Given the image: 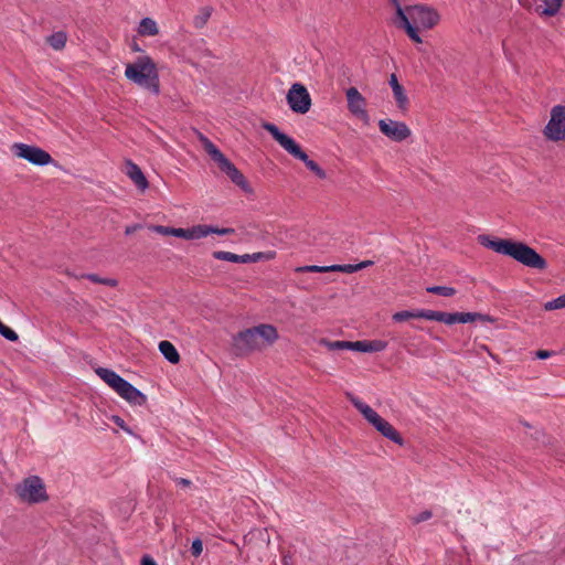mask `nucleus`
<instances>
[{
	"instance_id": "obj_52",
	"label": "nucleus",
	"mask_w": 565,
	"mask_h": 565,
	"mask_svg": "<svg viewBox=\"0 0 565 565\" xmlns=\"http://www.w3.org/2000/svg\"><path fill=\"white\" fill-rule=\"evenodd\" d=\"M392 1L395 4V8L397 9V4H399L398 0H392Z\"/></svg>"
},
{
	"instance_id": "obj_32",
	"label": "nucleus",
	"mask_w": 565,
	"mask_h": 565,
	"mask_svg": "<svg viewBox=\"0 0 565 565\" xmlns=\"http://www.w3.org/2000/svg\"><path fill=\"white\" fill-rule=\"evenodd\" d=\"M392 319L395 321V322H403V321H406L408 319H418L417 317V310H404V311H398V312H395L392 317Z\"/></svg>"
},
{
	"instance_id": "obj_29",
	"label": "nucleus",
	"mask_w": 565,
	"mask_h": 565,
	"mask_svg": "<svg viewBox=\"0 0 565 565\" xmlns=\"http://www.w3.org/2000/svg\"><path fill=\"white\" fill-rule=\"evenodd\" d=\"M207 235V225H195L191 228H188V239H199Z\"/></svg>"
},
{
	"instance_id": "obj_31",
	"label": "nucleus",
	"mask_w": 565,
	"mask_h": 565,
	"mask_svg": "<svg viewBox=\"0 0 565 565\" xmlns=\"http://www.w3.org/2000/svg\"><path fill=\"white\" fill-rule=\"evenodd\" d=\"M441 311L428 310V309H418L417 317L418 319H426L431 321H440Z\"/></svg>"
},
{
	"instance_id": "obj_38",
	"label": "nucleus",
	"mask_w": 565,
	"mask_h": 565,
	"mask_svg": "<svg viewBox=\"0 0 565 565\" xmlns=\"http://www.w3.org/2000/svg\"><path fill=\"white\" fill-rule=\"evenodd\" d=\"M296 270L303 271V273H327V266L309 265V266L298 267Z\"/></svg>"
},
{
	"instance_id": "obj_15",
	"label": "nucleus",
	"mask_w": 565,
	"mask_h": 565,
	"mask_svg": "<svg viewBox=\"0 0 565 565\" xmlns=\"http://www.w3.org/2000/svg\"><path fill=\"white\" fill-rule=\"evenodd\" d=\"M347 397L372 426L381 418V416L371 406L363 403L352 393H347Z\"/></svg>"
},
{
	"instance_id": "obj_11",
	"label": "nucleus",
	"mask_w": 565,
	"mask_h": 565,
	"mask_svg": "<svg viewBox=\"0 0 565 565\" xmlns=\"http://www.w3.org/2000/svg\"><path fill=\"white\" fill-rule=\"evenodd\" d=\"M345 97L348 103V110L350 114L358 119H360L363 124H370V115L366 110V99L362 96V94L358 90L356 87H349L345 90Z\"/></svg>"
},
{
	"instance_id": "obj_49",
	"label": "nucleus",
	"mask_w": 565,
	"mask_h": 565,
	"mask_svg": "<svg viewBox=\"0 0 565 565\" xmlns=\"http://www.w3.org/2000/svg\"><path fill=\"white\" fill-rule=\"evenodd\" d=\"M139 227H140L139 225L127 226L125 230V233H126V235H130L134 232H136Z\"/></svg>"
},
{
	"instance_id": "obj_2",
	"label": "nucleus",
	"mask_w": 565,
	"mask_h": 565,
	"mask_svg": "<svg viewBox=\"0 0 565 565\" xmlns=\"http://www.w3.org/2000/svg\"><path fill=\"white\" fill-rule=\"evenodd\" d=\"M397 18L399 19V26L416 43L423 42L418 34V28L433 29L440 19L435 9L423 4L411 6L405 10L401 4H397Z\"/></svg>"
},
{
	"instance_id": "obj_44",
	"label": "nucleus",
	"mask_w": 565,
	"mask_h": 565,
	"mask_svg": "<svg viewBox=\"0 0 565 565\" xmlns=\"http://www.w3.org/2000/svg\"><path fill=\"white\" fill-rule=\"evenodd\" d=\"M174 481L177 482L178 486L183 487V488H188L192 483L191 480L185 479V478H174Z\"/></svg>"
},
{
	"instance_id": "obj_27",
	"label": "nucleus",
	"mask_w": 565,
	"mask_h": 565,
	"mask_svg": "<svg viewBox=\"0 0 565 565\" xmlns=\"http://www.w3.org/2000/svg\"><path fill=\"white\" fill-rule=\"evenodd\" d=\"M320 344L324 345L330 351L350 350L351 348V341H329L327 339H322Z\"/></svg>"
},
{
	"instance_id": "obj_19",
	"label": "nucleus",
	"mask_w": 565,
	"mask_h": 565,
	"mask_svg": "<svg viewBox=\"0 0 565 565\" xmlns=\"http://www.w3.org/2000/svg\"><path fill=\"white\" fill-rule=\"evenodd\" d=\"M198 137L204 150L209 153V156H211V158L217 163L218 167L227 160V158L220 151V149L203 134L198 132Z\"/></svg>"
},
{
	"instance_id": "obj_47",
	"label": "nucleus",
	"mask_w": 565,
	"mask_h": 565,
	"mask_svg": "<svg viewBox=\"0 0 565 565\" xmlns=\"http://www.w3.org/2000/svg\"><path fill=\"white\" fill-rule=\"evenodd\" d=\"M343 265H330L327 266V273L329 271H339L342 273Z\"/></svg>"
},
{
	"instance_id": "obj_35",
	"label": "nucleus",
	"mask_w": 565,
	"mask_h": 565,
	"mask_svg": "<svg viewBox=\"0 0 565 565\" xmlns=\"http://www.w3.org/2000/svg\"><path fill=\"white\" fill-rule=\"evenodd\" d=\"M439 322H444L446 324L458 323V313L457 312H444V311H441L440 321Z\"/></svg>"
},
{
	"instance_id": "obj_12",
	"label": "nucleus",
	"mask_w": 565,
	"mask_h": 565,
	"mask_svg": "<svg viewBox=\"0 0 565 565\" xmlns=\"http://www.w3.org/2000/svg\"><path fill=\"white\" fill-rule=\"evenodd\" d=\"M379 128L383 135L397 142L404 141L412 134L406 124L392 119H381Z\"/></svg>"
},
{
	"instance_id": "obj_20",
	"label": "nucleus",
	"mask_w": 565,
	"mask_h": 565,
	"mask_svg": "<svg viewBox=\"0 0 565 565\" xmlns=\"http://www.w3.org/2000/svg\"><path fill=\"white\" fill-rule=\"evenodd\" d=\"M159 351L172 364H177L180 361V354L170 341H161L159 343Z\"/></svg>"
},
{
	"instance_id": "obj_40",
	"label": "nucleus",
	"mask_w": 565,
	"mask_h": 565,
	"mask_svg": "<svg viewBox=\"0 0 565 565\" xmlns=\"http://www.w3.org/2000/svg\"><path fill=\"white\" fill-rule=\"evenodd\" d=\"M203 551V544H202V541L196 539L192 542V545H191V553L193 556L198 557L201 555Z\"/></svg>"
},
{
	"instance_id": "obj_34",
	"label": "nucleus",
	"mask_w": 565,
	"mask_h": 565,
	"mask_svg": "<svg viewBox=\"0 0 565 565\" xmlns=\"http://www.w3.org/2000/svg\"><path fill=\"white\" fill-rule=\"evenodd\" d=\"M563 308H565V294L551 300V301L545 302V305H544V309L547 311L563 309Z\"/></svg>"
},
{
	"instance_id": "obj_23",
	"label": "nucleus",
	"mask_w": 565,
	"mask_h": 565,
	"mask_svg": "<svg viewBox=\"0 0 565 565\" xmlns=\"http://www.w3.org/2000/svg\"><path fill=\"white\" fill-rule=\"evenodd\" d=\"M76 279L86 278L95 284H102L108 287H117L118 281L114 278H102L97 274H81L74 276Z\"/></svg>"
},
{
	"instance_id": "obj_43",
	"label": "nucleus",
	"mask_w": 565,
	"mask_h": 565,
	"mask_svg": "<svg viewBox=\"0 0 565 565\" xmlns=\"http://www.w3.org/2000/svg\"><path fill=\"white\" fill-rule=\"evenodd\" d=\"M359 268H358V264H347V265H343V268H342V273H345V274H352V273H355L358 271Z\"/></svg>"
},
{
	"instance_id": "obj_39",
	"label": "nucleus",
	"mask_w": 565,
	"mask_h": 565,
	"mask_svg": "<svg viewBox=\"0 0 565 565\" xmlns=\"http://www.w3.org/2000/svg\"><path fill=\"white\" fill-rule=\"evenodd\" d=\"M149 228L151 231L160 234V235H164V236L171 235V236H173V227L163 226V225H152Z\"/></svg>"
},
{
	"instance_id": "obj_3",
	"label": "nucleus",
	"mask_w": 565,
	"mask_h": 565,
	"mask_svg": "<svg viewBox=\"0 0 565 565\" xmlns=\"http://www.w3.org/2000/svg\"><path fill=\"white\" fill-rule=\"evenodd\" d=\"M277 339L278 332L274 326L259 324L241 331L234 338V348L238 353L245 354L271 345Z\"/></svg>"
},
{
	"instance_id": "obj_14",
	"label": "nucleus",
	"mask_w": 565,
	"mask_h": 565,
	"mask_svg": "<svg viewBox=\"0 0 565 565\" xmlns=\"http://www.w3.org/2000/svg\"><path fill=\"white\" fill-rule=\"evenodd\" d=\"M124 172L140 191H145L149 188V182L143 172L131 160H126Z\"/></svg>"
},
{
	"instance_id": "obj_30",
	"label": "nucleus",
	"mask_w": 565,
	"mask_h": 565,
	"mask_svg": "<svg viewBox=\"0 0 565 565\" xmlns=\"http://www.w3.org/2000/svg\"><path fill=\"white\" fill-rule=\"evenodd\" d=\"M427 292L444 296V297H451L456 294V289L452 287L447 286H430L426 288Z\"/></svg>"
},
{
	"instance_id": "obj_45",
	"label": "nucleus",
	"mask_w": 565,
	"mask_h": 565,
	"mask_svg": "<svg viewBox=\"0 0 565 565\" xmlns=\"http://www.w3.org/2000/svg\"><path fill=\"white\" fill-rule=\"evenodd\" d=\"M141 565H157L156 561L150 555H145L141 558Z\"/></svg>"
},
{
	"instance_id": "obj_17",
	"label": "nucleus",
	"mask_w": 565,
	"mask_h": 565,
	"mask_svg": "<svg viewBox=\"0 0 565 565\" xmlns=\"http://www.w3.org/2000/svg\"><path fill=\"white\" fill-rule=\"evenodd\" d=\"M387 348V342L382 340H372V341H351V348L352 351L358 352H381L384 351Z\"/></svg>"
},
{
	"instance_id": "obj_33",
	"label": "nucleus",
	"mask_w": 565,
	"mask_h": 565,
	"mask_svg": "<svg viewBox=\"0 0 565 565\" xmlns=\"http://www.w3.org/2000/svg\"><path fill=\"white\" fill-rule=\"evenodd\" d=\"M563 0H547L546 1V8L543 10V14L553 17L555 15L559 8L562 7Z\"/></svg>"
},
{
	"instance_id": "obj_18",
	"label": "nucleus",
	"mask_w": 565,
	"mask_h": 565,
	"mask_svg": "<svg viewBox=\"0 0 565 565\" xmlns=\"http://www.w3.org/2000/svg\"><path fill=\"white\" fill-rule=\"evenodd\" d=\"M388 83L392 87L393 95L398 108L403 111L406 110L408 107V97L403 86L398 83L395 74H391Z\"/></svg>"
},
{
	"instance_id": "obj_4",
	"label": "nucleus",
	"mask_w": 565,
	"mask_h": 565,
	"mask_svg": "<svg viewBox=\"0 0 565 565\" xmlns=\"http://www.w3.org/2000/svg\"><path fill=\"white\" fill-rule=\"evenodd\" d=\"M125 76L154 95L160 93L158 70L153 60L148 55L139 56L134 63L127 64Z\"/></svg>"
},
{
	"instance_id": "obj_13",
	"label": "nucleus",
	"mask_w": 565,
	"mask_h": 565,
	"mask_svg": "<svg viewBox=\"0 0 565 565\" xmlns=\"http://www.w3.org/2000/svg\"><path fill=\"white\" fill-rule=\"evenodd\" d=\"M227 177L239 186L245 193L252 194L253 189L249 185L243 173L227 159L224 163L218 167Z\"/></svg>"
},
{
	"instance_id": "obj_46",
	"label": "nucleus",
	"mask_w": 565,
	"mask_h": 565,
	"mask_svg": "<svg viewBox=\"0 0 565 565\" xmlns=\"http://www.w3.org/2000/svg\"><path fill=\"white\" fill-rule=\"evenodd\" d=\"M551 355H552V352H551V351H546V350H539V351L536 352V356H537L539 359H542V360L547 359V358H550Z\"/></svg>"
},
{
	"instance_id": "obj_36",
	"label": "nucleus",
	"mask_w": 565,
	"mask_h": 565,
	"mask_svg": "<svg viewBox=\"0 0 565 565\" xmlns=\"http://www.w3.org/2000/svg\"><path fill=\"white\" fill-rule=\"evenodd\" d=\"M431 516H433L431 511L425 510L416 515L411 516V521L413 524H418L420 522H425V521L429 520Z\"/></svg>"
},
{
	"instance_id": "obj_51",
	"label": "nucleus",
	"mask_w": 565,
	"mask_h": 565,
	"mask_svg": "<svg viewBox=\"0 0 565 565\" xmlns=\"http://www.w3.org/2000/svg\"><path fill=\"white\" fill-rule=\"evenodd\" d=\"M132 51L134 52H141V49L139 47V45L137 43H135L132 46H131Z\"/></svg>"
},
{
	"instance_id": "obj_7",
	"label": "nucleus",
	"mask_w": 565,
	"mask_h": 565,
	"mask_svg": "<svg viewBox=\"0 0 565 565\" xmlns=\"http://www.w3.org/2000/svg\"><path fill=\"white\" fill-rule=\"evenodd\" d=\"M15 493L21 501L30 504L45 502L49 500L45 484L38 476L25 478L15 486Z\"/></svg>"
},
{
	"instance_id": "obj_42",
	"label": "nucleus",
	"mask_w": 565,
	"mask_h": 565,
	"mask_svg": "<svg viewBox=\"0 0 565 565\" xmlns=\"http://www.w3.org/2000/svg\"><path fill=\"white\" fill-rule=\"evenodd\" d=\"M173 236L188 239V228H175L173 227Z\"/></svg>"
},
{
	"instance_id": "obj_41",
	"label": "nucleus",
	"mask_w": 565,
	"mask_h": 565,
	"mask_svg": "<svg viewBox=\"0 0 565 565\" xmlns=\"http://www.w3.org/2000/svg\"><path fill=\"white\" fill-rule=\"evenodd\" d=\"M111 419L118 427L131 434V430L126 426L125 420L121 417L114 415L111 416Z\"/></svg>"
},
{
	"instance_id": "obj_48",
	"label": "nucleus",
	"mask_w": 565,
	"mask_h": 565,
	"mask_svg": "<svg viewBox=\"0 0 565 565\" xmlns=\"http://www.w3.org/2000/svg\"><path fill=\"white\" fill-rule=\"evenodd\" d=\"M374 263L372 260H363L361 263L358 264V268L359 270L363 269V268H366L369 266H372Z\"/></svg>"
},
{
	"instance_id": "obj_16",
	"label": "nucleus",
	"mask_w": 565,
	"mask_h": 565,
	"mask_svg": "<svg viewBox=\"0 0 565 565\" xmlns=\"http://www.w3.org/2000/svg\"><path fill=\"white\" fill-rule=\"evenodd\" d=\"M373 427L393 443L401 446L404 444V439L401 434L384 418L381 417L376 423H374Z\"/></svg>"
},
{
	"instance_id": "obj_50",
	"label": "nucleus",
	"mask_w": 565,
	"mask_h": 565,
	"mask_svg": "<svg viewBox=\"0 0 565 565\" xmlns=\"http://www.w3.org/2000/svg\"><path fill=\"white\" fill-rule=\"evenodd\" d=\"M405 348H406L408 353L417 354V350H416V348H415V345L413 343L405 344Z\"/></svg>"
},
{
	"instance_id": "obj_37",
	"label": "nucleus",
	"mask_w": 565,
	"mask_h": 565,
	"mask_svg": "<svg viewBox=\"0 0 565 565\" xmlns=\"http://www.w3.org/2000/svg\"><path fill=\"white\" fill-rule=\"evenodd\" d=\"M207 231H209V235L210 234H217V235H228V234H233L235 232L234 228H231V227H216V226H211V225H207Z\"/></svg>"
},
{
	"instance_id": "obj_21",
	"label": "nucleus",
	"mask_w": 565,
	"mask_h": 565,
	"mask_svg": "<svg viewBox=\"0 0 565 565\" xmlns=\"http://www.w3.org/2000/svg\"><path fill=\"white\" fill-rule=\"evenodd\" d=\"M159 33L157 22L151 18H143L139 22L138 34L141 36H154Z\"/></svg>"
},
{
	"instance_id": "obj_1",
	"label": "nucleus",
	"mask_w": 565,
	"mask_h": 565,
	"mask_svg": "<svg viewBox=\"0 0 565 565\" xmlns=\"http://www.w3.org/2000/svg\"><path fill=\"white\" fill-rule=\"evenodd\" d=\"M478 242L498 254L510 256L520 264L539 270L547 268V262L534 248L522 242L512 239H492L488 235H479Z\"/></svg>"
},
{
	"instance_id": "obj_5",
	"label": "nucleus",
	"mask_w": 565,
	"mask_h": 565,
	"mask_svg": "<svg viewBox=\"0 0 565 565\" xmlns=\"http://www.w3.org/2000/svg\"><path fill=\"white\" fill-rule=\"evenodd\" d=\"M263 128L268 131L273 138L291 156L301 160L306 167L312 171L318 178L326 179L327 174L317 162L309 159L308 154L302 151L300 146L288 135L281 132L278 127L271 122H264Z\"/></svg>"
},
{
	"instance_id": "obj_8",
	"label": "nucleus",
	"mask_w": 565,
	"mask_h": 565,
	"mask_svg": "<svg viewBox=\"0 0 565 565\" xmlns=\"http://www.w3.org/2000/svg\"><path fill=\"white\" fill-rule=\"evenodd\" d=\"M11 151L15 157L24 159L34 166L43 167L50 164L53 161L51 154L47 151L36 146L26 145L23 142L13 143L11 146Z\"/></svg>"
},
{
	"instance_id": "obj_9",
	"label": "nucleus",
	"mask_w": 565,
	"mask_h": 565,
	"mask_svg": "<svg viewBox=\"0 0 565 565\" xmlns=\"http://www.w3.org/2000/svg\"><path fill=\"white\" fill-rule=\"evenodd\" d=\"M286 98L294 113L306 114L310 110L311 97L308 89L302 84H292Z\"/></svg>"
},
{
	"instance_id": "obj_25",
	"label": "nucleus",
	"mask_w": 565,
	"mask_h": 565,
	"mask_svg": "<svg viewBox=\"0 0 565 565\" xmlns=\"http://www.w3.org/2000/svg\"><path fill=\"white\" fill-rule=\"evenodd\" d=\"M458 323H468L475 321H490V318L486 315L478 312H457Z\"/></svg>"
},
{
	"instance_id": "obj_24",
	"label": "nucleus",
	"mask_w": 565,
	"mask_h": 565,
	"mask_svg": "<svg viewBox=\"0 0 565 565\" xmlns=\"http://www.w3.org/2000/svg\"><path fill=\"white\" fill-rule=\"evenodd\" d=\"M213 9L211 7L200 8L198 14L193 18V25L196 29H202L211 18Z\"/></svg>"
},
{
	"instance_id": "obj_6",
	"label": "nucleus",
	"mask_w": 565,
	"mask_h": 565,
	"mask_svg": "<svg viewBox=\"0 0 565 565\" xmlns=\"http://www.w3.org/2000/svg\"><path fill=\"white\" fill-rule=\"evenodd\" d=\"M96 374L129 403L141 405L145 402L146 396L113 370L98 367Z\"/></svg>"
},
{
	"instance_id": "obj_28",
	"label": "nucleus",
	"mask_w": 565,
	"mask_h": 565,
	"mask_svg": "<svg viewBox=\"0 0 565 565\" xmlns=\"http://www.w3.org/2000/svg\"><path fill=\"white\" fill-rule=\"evenodd\" d=\"M247 256V263H256L259 260H270L274 259L276 256V252L268 250V252H258L254 254H246Z\"/></svg>"
},
{
	"instance_id": "obj_22",
	"label": "nucleus",
	"mask_w": 565,
	"mask_h": 565,
	"mask_svg": "<svg viewBox=\"0 0 565 565\" xmlns=\"http://www.w3.org/2000/svg\"><path fill=\"white\" fill-rule=\"evenodd\" d=\"M212 256L215 259H218V260L247 264V256H246V254L237 255V254H234V253H231V252L215 250V252H213Z\"/></svg>"
},
{
	"instance_id": "obj_26",
	"label": "nucleus",
	"mask_w": 565,
	"mask_h": 565,
	"mask_svg": "<svg viewBox=\"0 0 565 565\" xmlns=\"http://www.w3.org/2000/svg\"><path fill=\"white\" fill-rule=\"evenodd\" d=\"M66 34L64 32H56L52 35H50L47 38V42L54 49V50H61L65 46L66 44Z\"/></svg>"
},
{
	"instance_id": "obj_10",
	"label": "nucleus",
	"mask_w": 565,
	"mask_h": 565,
	"mask_svg": "<svg viewBox=\"0 0 565 565\" xmlns=\"http://www.w3.org/2000/svg\"><path fill=\"white\" fill-rule=\"evenodd\" d=\"M544 135L553 141L565 139V106L557 105L552 108Z\"/></svg>"
}]
</instances>
